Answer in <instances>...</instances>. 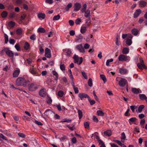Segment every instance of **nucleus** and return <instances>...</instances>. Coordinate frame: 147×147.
<instances>
[{
  "mask_svg": "<svg viewBox=\"0 0 147 147\" xmlns=\"http://www.w3.org/2000/svg\"><path fill=\"white\" fill-rule=\"evenodd\" d=\"M29 82V81L28 80H26L22 77H19L17 79L16 81V84L18 86L26 87Z\"/></svg>",
  "mask_w": 147,
  "mask_h": 147,
  "instance_id": "obj_1",
  "label": "nucleus"
},
{
  "mask_svg": "<svg viewBox=\"0 0 147 147\" xmlns=\"http://www.w3.org/2000/svg\"><path fill=\"white\" fill-rule=\"evenodd\" d=\"M122 38L123 39H126V42L127 45L130 46L131 44L132 36L131 34H123L122 35Z\"/></svg>",
  "mask_w": 147,
  "mask_h": 147,
  "instance_id": "obj_2",
  "label": "nucleus"
},
{
  "mask_svg": "<svg viewBox=\"0 0 147 147\" xmlns=\"http://www.w3.org/2000/svg\"><path fill=\"white\" fill-rule=\"evenodd\" d=\"M9 57H13L14 54L12 51L9 49V48L8 47L4 48L1 51L0 53L1 55H3L4 53Z\"/></svg>",
  "mask_w": 147,
  "mask_h": 147,
  "instance_id": "obj_3",
  "label": "nucleus"
},
{
  "mask_svg": "<svg viewBox=\"0 0 147 147\" xmlns=\"http://www.w3.org/2000/svg\"><path fill=\"white\" fill-rule=\"evenodd\" d=\"M116 80L119 81V85L121 87L125 86L127 83V81L126 79L119 77L116 78Z\"/></svg>",
  "mask_w": 147,
  "mask_h": 147,
  "instance_id": "obj_4",
  "label": "nucleus"
},
{
  "mask_svg": "<svg viewBox=\"0 0 147 147\" xmlns=\"http://www.w3.org/2000/svg\"><path fill=\"white\" fill-rule=\"evenodd\" d=\"M119 61L122 62H128L130 60L129 56L124 55V54L120 55L118 58Z\"/></svg>",
  "mask_w": 147,
  "mask_h": 147,
  "instance_id": "obj_5",
  "label": "nucleus"
},
{
  "mask_svg": "<svg viewBox=\"0 0 147 147\" xmlns=\"http://www.w3.org/2000/svg\"><path fill=\"white\" fill-rule=\"evenodd\" d=\"M73 58L74 60L75 63L80 65L83 62V58L82 57H79L78 55L74 54L73 56Z\"/></svg>",
  "mask_w": 147,
  "mask_h": 147,
  "instance_id": "obj_6",
  "label": "nucleus"
},
{
  "mask_svg": "<svg viewBox=\"0 0 147 147\" xmlns=\"http://www.w3.org/2000/svg\"><path fill=\"white\" fill-rule=\"evenodd\" d=\"M140 62L138 63V69L142 70L143 69H146L147 67L145 65L143 60L141 58H139Z\"/></svg>",
  "mask_w": 147,
  "mask_h": 147,
  "instance_id": "obj_7",
  "label": "nucleus"
},
{
  "mask_svg": "<svg viewBox=\"0 0 147 147\" xmlns=\"http://www.w3.org/2000/svg\"><path fill=\"white\" fill-rule=\"evenodd\" d=\"M63 54L66 56V57L69 58L70 57L72 54L70 49H65L63 50Z\"/></svg>",
  "mask_w": 147,
  "mask_h": 147,
  "instance_id": "obj_8",
  "label": "nucleus"
},
{
  "mask_svg": "<svg viewBox=\"0 0 147 147\" xmlns=\"http://www.w3.org/2000/svg\"><path fill=\"white\" fill-rule=\"evenodd\" d=\"M38 86L35 84L32 83L29 85L28 89L29 91H33L38 88Z\"/></svg>",
  "mask_w": 147,
  "mask_h": 147,
  "instance_id": "obj_9",
  "label": "nucleus"
},
{
  "mask_svg": "<svg viewBox=\"0 0 147 147\" xmlns=\"http://www.w3.org/2000/svg\"><path fill=\"white\" fill-rule=\"evenodd\" d=\"M76 48L80 53L84 54L85 52V51L82 44H80L77 45L76 46Z\"/></svg>",
  "mask_w": 147,
  "mask_h": 147,
  "instance_id": "obj_10",
  "label": "nucleus"
},
{
  "mask_svg": "<svg viewBox=\"0 0 147 147\" xmlns=\"http://www.w3.org/2000/svg\"><path fill=\"white\" fill-rule=\"evenodd\" d=\"M78 96L80 98L81 100H82L84 98H89V96L86 94L84 93H80L78 94Z\"/></svg>",
  "mask_w": 147,
  "mask_h": 147,
  "instance_id": "obj_11",
  "label": "nucleus"
},
{
  "mask_svg": "<svg viewBox=\"0 0 147 147\" xmlns=\"http://www.w3.org/2000/svg\"><path fill=\"white\" fill-rule=\"evenodd\" d=\"M81 7V4L79 3H76L74 5V10L77 11H78L80 9Z\"/></svg>",
  "mask_w": 147,
  "mask_h": 147,
  "instance_id": "obj_12",
  "label": "nucleus"
},
{
  "mask_svg": "<svg viewBox=\"0 0 147 147\" xmlns=\"http://www.w3.org/2000/svg\"><path fill=\"white\" fill-rule=\"evenodd\" d=\"M39 95L42 97H45L46 94V90L44 88L41 89L39 92Z\"/></svg>",
  "mask_w": 147,
  "mask_h": 147,
  "instance_id": "obj_13",
  "label": "nucleus"
},
{
  "mask_svg": "<svg viewBox=\"0 0 147 147\" xmlns=\"http://www.w3.org/2000/svg\"><path fill=\"white\" fill-rule=\"evenodd\" d=\"M45 56L46 57L50 58L51 57V51L48 48H46L45 51Z\"/></svg>",
  "mask_w": 147,
  "mask_h": 147,
  "instance_id": "obj_14",
  "label": "nucleus"
},
{
  "mask_svg": "<svg viewBox=\"0 0 147 147\" xmlns=\"http://www.w3.org/2000/svg\"><path fill=\"white\" fill-rule=\"evenodd\" d=\"M30 73L35 76H39V74L33 68H31L29 70Z\"/></svg>",
  "mask_w": 147,
  "mask_h": 147,
  "instance_id": "obj_15",
  "label": "nucleus"
},
{
  "mask_svg": "<svg viewBox=\"0 0 147 147\" xmlns=\"http://www.w3.org/2000/svg\"><path fill=\"white\" fill-rule=\"evenodd\" d=\"M139 5L140 7H144L147 5V2L143 1H140L139 2Z\"/></svg>",
  "mask_w": 147,
  "mask_h": 147,
  "instance_id": "obj_16",
  "label": "nucleus"
},
{
  "mask_svg": "<svg viewBox=\"0 0 147 147\" xmlns=\"http://www.w3.org/2000/svg\"><path fill=\"white\" fill-rule=\"evenodd\" d=\"M84 16L87 18H89L90 16V11L89 9H87L84 12Z\"/></svg>",
  "mask_w": 147,
  "mask_h": 147,
  "instance_id": "obj_17",
  "label": "nucleus"
},
{
  "mask_svg": "<svg viewBox=\"0 0 147 147\" xmlns=\"http://www.w3.org/2000/svg\"><path fill=\"white\" fill-rule=\"evenodd\" d=\"M119 72L122 74H126L128 72V70L126 69L121 68L119 69Z\"/></svg>",
  "mask_w": 147,
  "mask_h": 147,
  "instance_id": "obj_18",
  "label": "nucleus"
},
{
  "mask_svg": "<svg viewBox=\"0 0 147 147\" xmlns=\"http://www.w3.org/2000/svg\"><path fill=\"white\" fill-rule=\"evenodd\" d=\"M137 119L135 117H132L129 119V121L130 125L132 123L136 124L135 122L137 121Z\"/></svg>",
  "mask_w": 147,
  "mask_h": 147,
  "instance_id": "obj_19",
  "label": "nucleus"
},
{
  "mask_svg": "<svg viewBox=\"0 0 147 147\" xmlns=\"http://www.w3.org/2000/svg\"><path fill=\"white\" fill-rule=\"evenodd\" d=\"M20 72L19 69H18L15 70L13 74V76L14 78H16L18 77Z\"/></svg>",
  "mask_w": 147,
  "mask_h": 147,
  "instance_id": "obj_20",
  "label": "nucleus"
},
{
  "mask_svg": "<svg viewBox=\"0 0 147 147\" xmlns=\"http://www.w3.org/2000/svg\"><path fill=\"white\" fill-rule=\"evenodd\" d=\"M94 138L96 139V140L98 141V142H100V141H102L101 140L99 136V134L97 132H95L94 134Z\"/></svg>",
  "mask_w": 147,
  "mask_h": 147,
  "instance_id": "obj_21",
  "label": "nucleus"
},
{
  "mask_svg": "<svg viewBox=\"0 0 147 147\" xmlns=\"http://www.w3.org/2000/svg\"><path fill=\"white\" fill-rule=\"evenodd\" d=\"M140 99L142 100H145L147 98L146 95L144 94H140L139 95Z\"/></svg>",
  "mask_w": 147,
  "mask_h": 147,
  "instance_id": "obj_22",
  "label": "nucleus"
},
{
  "mask_svg": "<svg viewBox=\"0 0 147 147\" xmlns=\"http://www.w3.org/2000/svg\"><path fill=\"white\" fill-rule=\"evenodd\" d=\"M129 49L128 48L124 47L123 49L122 53L123 54H126L129 53Z\"/></svg>",
  "mask_w": 147,
  "mask_h": 147,
  "instance_id": "obj_23",
  "label": "nucleus"
},
{
  "mask_svg": "<svg viewBox=\"0 0 147 147\" xmlns=\"http://www.w3.org/2000/svg\"><path fill=\"white\" fill-rule=\"evenodd\" d=\"M38 16L40 19H44L45 18V16L44 13H40L38 14Z\"/></svg>",
  "mask_w": 147,
  "mask_h": 147,
  "instance_id": "obj_24",
  "label": "nucleus"
},
{
  "mask_svg": "<svg viewBox=\"0 0 147 147\" xmlns=\"http://www.w3.org/2000/svg\"><path fill=\"white\" fill-rule=\"evenodd\" d=\"M91 20L89 18L88 19L86 20V21L85 24V26L86 28H88V27L90 24Z\"/></svg>",
  "mask_w": 147,
  "mask_h": 147,
  "instance_id": "obj_25",
  "label": "nucleus"
},
{
  "mask_svg": "<svg viewBox=\"0 0 147 147\" xmlns=\"http://www.w3.org/2000/svg\"><path fill=\"white\" fill-rule=\"evenodd\" d=\"M126 138V136L125 134V133L123 132L121 133V141L123 142H125V140Z\"/></svg>",
  "mask_w": 147,
  "mask_h": 147,
  "instance_id": "obj_26",
  "label": "nucleus"
},
{
  "mask_svg": "<svg viewBox=\"0 0 147 147\" xmlns=\"http://www.w3.org/2000/svg\"><path fill=\"white\" fill-rule=\"evenodd\" d=\"M83 39V36L80 34L76 37V42H81Z\"/></svg>",
  "mask_w": 147,
  "mask_h": 147,
  "instance_id": "obj_27",
  "label": "nucleus"
},
{
  "mask_svg": "<svg viewBox=\"0 0 147 147\" xmlns=\"http://www.w3.org/2000/svg\"><path fill=\"white\" fill-rule=\"evenodd\" d=\"M104 134L105 136H109L111 135V130H108L104 131Z\"/></svg>",
  "mask_w": 147,
  "mask_h": 147,
  "instance_id": "obj_28",
  "label": "nucleus"
},
{
  "mask_svg": "<svg viewBox=\"0 0 147 147\" xmlns=\"http://www.w3.org/2000/svg\"><path fill=\"white\" fill-rule=\"evenodd\" d=\"M87 28L85 26L81 27L80 29V32L82 34H84L86 32Z\"/></svg>",
  "mask_w": 147,
  "mask_h": 147,
  "instance_id": "obj_29",
  "label": "nucleus"
},
{
  "mask_svg": "<svg viewBox=\"0 0 147 147\" xmlns=\"http://www.w3.org/2000/svg\"><path fill=\"white\" fill-rule=\"evenodd\" d=\"M131 32L132 34L135 36L138 34V30L137 29L134 28L132 30Z\"/></svg>",
  "mask_w": 147,
  "mask_h": 147,
  "instance_id": "obj_30",
  "label": "nucleus"
},
{
  "mask_svg": "<svg viewBox=\"0 0 147 147\" xmlns=\"http://www.w3.org/2000/svg\"><path fill=\"white\" fill-rule=\"evenodd\" d=\"M97 115L100 116H103L104 115V113L101 111L98 110L97 111Z\"/></svg>",
  "mask_w": 147,
  "mask_h": 147,
  "instance_id": "obj_31",
  "label": "nucleus"
},
{
  "mask_svg": "<svg viewBox=\"0 0 147 147\" xmlns=\"http://www.w3.org/2000/svg\"><path fill=\"white\" fill-rule=\"evenodd\" d=\"M64 94L62 90L59 91L57 93V95L60 97H62Z\"/></svg>",
  "mask_w": 147,
  "mask_h": 147,
  "instance_id": "obj_32",
  "label": "nucleus"
},
{
  "mask_svg": "<svg viewBox=\"0 0 147 147\" xmlns=\"http://www.w3.org/2000/svg\"><path fill=\"white\" fill-rule=\"evenodd\" d=\"M22 29L20 28L18 29L16 31V33L18 35H20L22 33Z\"/></svg>",
  "mask_w": 147,
  "mask_h": 147,
  "instance_id": "obj_33",
  "label": "nucleus"
},
{
  "mask_svg": "<svg viewBox=\"0 0 147 147\" xmlns=\"http://www.w3.org/2000/svg\"><path fill=\"white\" fill-rule=\"evenodd\" d=\"M87 5L84 4L83 5V7L81 9V11L82 13H84V12L86 10Z\"/></svg>",
  "mask_w": 147,
  "mask_h": 147,
  "instance_id": "obj_34",
  "label": "nucleus"
},
{
  "mask_svg": "<svg viewBox=\"0 0 147 147\" xmlns=\"http://www.w3.org/2000/svg\"><path fill=\"white\" fill-rule=\"evenodd\" d=\"M78 115L79 116V118L80 119L82 117V112L81 110L79 109L78 110Z\"/></svg>",
  "mask_w": 147,
  "mask_h": 147,
  "instance_id": "obj_35",
  "label": "nucleus"
},
{
  "mask_svg": "<svg viewBox=\"0 0 147 147\" xmlns=\"http://www.w3.org/2000/svg\"><path fill=\"white\" fill-rule=\"evenodd\" d=\"M145 106L144 105H141L138 107V112L141 113L142 112L143 109L144 108Z\"/></svg>",
  "mask_w": 147,
  "mask_h": 147,
  "instance_id": "obj_36",
  "label": "nucleus"
},
{
  "mask_svg": "<svg viewBox=\"0 0 147 147\" xmlns=\"http://www.w3.org/2000/svg\"><path fill=\"white\" fill-rule=\"evenodd\" d=\"M52 73L56 77L55 80H57L58 77V75L57 73L55 71L53 70L52 71Z\"/></svg>",
  "mask_w": 147,
  "mask_h": 147,
  "instance_id": "obj_37",
  "label": "nucleus"
},
{
  "mask_svg": "<svg viewBox=\"0 0 147 147\" xmlns=\"http://www.w3.org/2000/svg\"><path fill=\"white\" fill-rule=\"evenodd\" d=\"M72 6V4L71 3H69L67 5L66 7L65 8V9L66 11H68L70 8H71Z\"/></svg>",
  "mask_w": 147,
  "mask_h": 147,
  "instance_id": "obj_38",
  "label": "nucleus"
},
{
  "mask_svg": "<svg viewBox=\"0 0 147 147\" xmlns=\"http://www.w3.org/2000/svg\"><path fill=\"white\" fill-rule=\"evenodd\" d=\"M100 78L103 80L104 83H105L107 81V79L105 76L104 75H100Z\"/></svg>",
  "mask_w": 147,
  "mask_h": 147,
  "instance_id": "obj_39",
  "label": "nucleus"
},
{
  "mask_svg": "<svg viewBox=\"0 0 147 147\" xmlns=\"http://www.w3.org/2000/svg\"><path fill=\"white\" fill-rule=\"evenodd\" d=\"M46 101L48 104H51L52 102V100L50 97L48 96Z\"/></svg>",
  "mask_w": 147,
  "mask_h": 147,
  "instance_id": "obj_40",
  "label": "nucleus"
},
{
  "mask_svg": "<svg viewBox=\"0 0 147 147\" xmlns=\"http://www.w3.org/2000/svg\"><path fill=\"white\" fill-rule=\"evenodd\" d=\"M37 31L38 32L44 33L45 32V31L44 28H39L38 29Z\"/></svg>",
  "mask_w": 147,
  "mask_h": 147,
  "instance_id": "obj_41",
  "label": "nucleus"
},
{
  "mask_svg": "<svg viewBox=\"0 0 147 147\" xmlns=\"http://www.w3.org/2000/svg\"><path fill=\"white\" fill-rule=\"evenodd\" d=\"M1 139L6 141L7 140V138L6 137L4 136L2 134H0V140H1Z\"/></svg>",
  "mask_w": 147,
  "mask_h": 147,
  "instance_id": "obj_42",
  "label": "nucleus"
},
{
  "mask_svg": "<svg viewBox=\"0 0 147 147\" xmlns=\"http://www.w3.org/2000/svg\"><path fill=\"white\" fill-rule=\"evenodd\" d=\"M60 16L59 15L55 16L53 17V20H58L60 19Z\"/></svg>",
  "mask_w": 147,
  "mask_h": 147,
  "instance_id": "obj_43",
  "label": "nucleus"
},
{
  "mask_svg": "<svg viewBox=\"0 0 147 147\" xmlns=\"http://www.w3.org/2000/svg\"><path fill=\"white\" fill-rule=\"evenodd\" d=\"M113 61V59H108L106 62V65L107 66H109V63L110 62H112Z\"/></svg>",
  "mask_w": 147,
  "mask_h": 147,
  "instance_id": "obj_44",
  "label": "nucleus"
},
{
  "mask_svg": "<svg viewBox=\"0 0 147 147\" xmlns=\"http://www.w3.org/2000/svg\"><path fill=\"white\" fill-rule=\"evenodd\" d=\"M15 23L13 21L10 22L8 24L9 26L11 28L13 27L15 25Z\"/></svg>",
  "mask_w": 147,
  "mask_h": 147,
  "instance_id": "obj_45",
  "label": "nucleus"
},
{
  "mask_svg": "<svg viewBox=\"0 0 147 147\" xmlns=\"http://www.w3.org/2000/svg\"><path fill=\"white\" fill-rule=\"evenodd\" d=\"M84 125L85 128H89V123L88 122H85L84 123Z\"/></svg>",
  "mask_w": 147,
  "mask_h": 147,
  "instance_id": "obj_46",
  "label": "nucleus"
},
{
  "mask_svg": "<svg viewBox=\"0 0 147 147\" xmlns=\"http://www.w3.org/2000/svg\"><path fill=\"white\" fill-rule=\"evenodd\" d=\"M88 86L90 87H92V81L91 78H90L88 82Z\"/></svg>",
  "mask_w": 147,
  "mask_h": 147,
  "instance_id": "obj_47",
  "label": "nucleus"
},
{
  "mask_svg": "<svg viewBox=\"0 0 147 147\" xmlns=\"http://www.w3.org/2000/svg\"><path fill=\"white\" fill-rule=\"evenodd\" d=\"M30 39L33 41L35 40L36 39V35L34 34L31 35L30 37Z\"/></svg>",
  "mask_w": 147,
  "mask_h": 147,
  "instance_id": "obj_48",
  "label": "nucleus"
},
{
  "mask_svg": "<svg viewBox=\"0 0 147 147\" xmlns=\"http://www.w3.org/2000/svg\"><path fill=\"white\" fill-rule=\"evenodd\" d=\"M98 143L100 145V147H106L105 143L102 141H100Z\"/></svg>",
  "mask_w": 147,
  "mask_h": 147,
  "instance_id": "obj_49",
  "label": "nucleus"
},
{
  "mask_svg": "<svg viewBox=\"0 0 147 147\" xmlns=\"http://www.w3.org/2000/svg\"><path fill=\"white\" fill-rule=\"evenodd\" d=\"M114 141L117 143L119 145L122 146L123 145V144H122L121 142L117 140H114Z\"/></svg>",
  "mask_w": 147,
  "mask_h": 147,
  "instance_id": "obj_50",
  "label": "nucleus"
},
{
  "mask_svg": "<svg viewBox=\"0 0 147 147\" xmlns=\"http://www.w3.org/2000/svg\"><path fill=\"white\" fill-rule=\"evenodd\" d=\"M145 123V120L144 119H142L140 122V124L142 127H144V125Z\"/></svg>",
  "mask_w": 147,
  "mask_h": 147,
  "instance_id": "obj_51",
  "label": "nucleus"
},
{
  "mask_svg": "<svg viewBox=\"0 0 147 147\" xmlns=\"http://www.w3.org/2000/svg\"><path fill=\"white\" fill-rule=\"evenodd\" d=\"M5 44H7L8 41V36L6 34H5Z\"/></svg>",
  "mask_w": 147,
  "mask_h": 147,
  "instance_id": "obj_52",
  "label": "nucleus"
},
{
  "mask_svg": "<svg viewBox=\"0 0 147 147\" xmlns=\"http://www.w3.org/2000/svg\"><path fill=\"white\" fill-rule=\"evenodd\" d=\"M130 108L133 112H134L135 109L137 108V107L136 106H130Z\"/></svg>",
  "mask_w": 147,
  "mask_h": 147,
  "instance_id": "obj_53",
  "label": "nucleus"
},
{
  "mask_svg": "<svg viewBox=\"0 0 147 147\" xmlns=\"http://www.w3.org/2000/svg\"><path fill=\"white\" fill-rule=\"evenodd\" d=\"M88 99L91 105H92L95 103V101L94 100H91L90 97Z\"/></svg>",
  "mask_w": 147,
  "mask_h": 147,
  "instance_id": "obj_54",
  "label": "nucleus"
},
{
  "mask_svg": "<svg viewBox=\"0 0 147 147\" xmlns=\"http://www.w3.org/2000/svg\"><path fill=\"white\" fill-rule=\"evenodd\" d=\"M81 19L80 18H78L75 21V23L77 25H78L80 24V23L81 22Z\"/></svg>",
  "mask_w": 147,
  "mask_h": 147,
  "instance_id": "obj_55",
  "label": "nucleus"
},
{
  "mask_svg": "<svg viewBox=\"0 0 147 147\" xmlns=\"http://www.w3.org/2000/svg\"><path fill=\"white\" fill-rule=\"evenodd\" d=\"M132 92L134 94H137L138 93V89L135 88H132Z\"/></svg>",
  "mask_w": 147,
  "mask_h": 147,
  "instance_id": "obj_56",
  "label": "nucleus"
},
{
  "mask_svg": "<svg viewBox=\"0 0 147 147\" xmlns=\"http://www.w3.org/2000/svg\"><path fill=\"white\" fill-rule=\"evenodd\" d=\"M1 15L2 17L5 18L7 16V12L4 11L2 13Z\"/></svg>",
  "mask_w": 147,
  "mask_h": 147,
  "instance_id": "obj_57",
  "label": "nucleus"
},
{
  "mask_svg": "<svg viewBox=\"0 0 147 147\" xmlns=\"http://www.w3.org/2000/svg\"><path fill=\"white\" fill-rule=\"evenodd\" d=\"M60 69L62 71L65 70V65L64 64H61L60 65Z\"/></svg>",
  "mask_w": 147,
  "mask_h": 147,
  "instance_id": "obj_58",
  "label": "nucleus"
},
{
  "mask_svg": "<svg viewBox=\"0 0 147 147\" xmlns=\"http://www.w3.org/2000/svg\"><path fill=\"white\" fill-rule=\"evenodd\" d=\"M29 44L27 42H25L24 46V49L26 50H27L29 48Z\"/></svg>",
  "mask_w": 147,
  "mask_h": 147,
  "instance_id": "obj_59",
  "label": "nucleus"
},
{
  "mask_svg": "<svg viewBox=\"0 0 147 147\" xmlns=\"http://www.w3.org/2000/svg\"><path fill=\"white\" fill-rule=\"evenodd\" d=\"M82 74L83 76L85 79H88V77L87 76L86 74L84 71H82Z\"/></svg>",
  "mask_w": 147,
  "mask_h": 147,
  "instance_id": "obj_60",
  "label": "nucleus"
},
{
  "mask_svg": "<svg viewBox=\"0 0 147 147\" xmlns=\"http://www.w3.org/2000/svg\"><path fill=\"white\" fill-rule=\"evenodd\" d=\"M24 1L23 0H17L16 3L18 4H21L24 3Z\"/></svg>",
  "mask_w": 147,
  "mask_h": 147,
  "instance_id": "obj_61",
  "label": "nucleus"
},
{
  "mask_svg": "<svg viewBox=\"0 0 147 147\" xmlns=\"http://www.w3.org/2000/svg\"><path fill=\"white\" fill-rule=\"evenodd\" d=\"M73 88L74 91V92L75 93L77 94L79 92V90H78V88L76 86L73 87Z\"/></svg>",
  "mask_w": 147,
  "mask_h": 147,
  "instance_id": "obj_62",
  "label": "nucleus"
},
{
  "mask_svg": "<svg viewBox=\"0 0 147 147\" xmlns=\"http://www.w3.org/2000/svg\"><path fill=\"white\" fill-rule=\"evenodd\" d=\"M71 120L67 119H65L63 120H62L61 122H71Z\"/></svg>",
  "mask_w": 147,
  "mask_h": 147,
  "instance_id": "obj_63",
  "label": "nucleus"
},
{
  "mask_svg": "<svg viewBox=\"0 0 147 147\" xmlns=\"http://www.w3.org/2000/svg\"><path fill=\"white\" fill-rule=\"evenodd\" d=\"M138 17V9H136L134 14V17L136 18Z\"/></svg>",
  "mask_w": 147,
  "mask_h": 147,
  "instance_id": "obj_64",
  "label": "nucleus"
}]
</instances>
